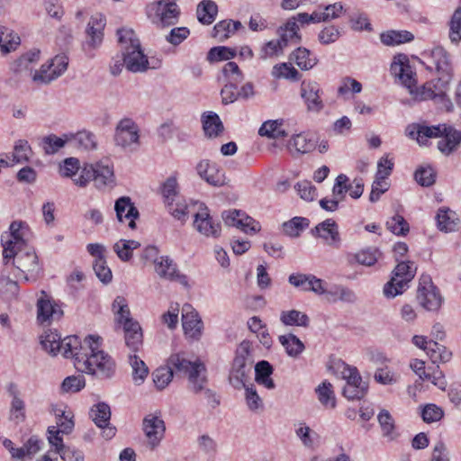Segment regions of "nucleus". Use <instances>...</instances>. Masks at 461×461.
Wrapping results in <instances>:
<instances>
[{"mask_svg": "<svg viewBox=\"0 0 461 461\" xmlns=\"http://www.w3.org/2000/svg\"><path fill=\"white\" fill-rule=\"evenodd\" d=\"M417 300L428 311H437L441 306L442 297L429 276H421L417 291Z\"/></svg>", "mask_w": 461, "mask_h": 461, "instance_id": "obj_12", "label": "nucleus"}, {"mask_svg": "<svg viewBox=\"0 0 461 461\" xmlns=\"http://www.w3.org/2000/svg\"><path fill=\"white\" fill-rule=\"evenodd\" d=\"M309 226V220L304 217H294L283 223L284 232L290 237H298Z\"/></svg>", "mask_w": 461, "mask_h": 461, "instance_id": "obj_51", "label": "nucleus"}, {"mask_svg": "<svg viewBox=\"0 0 461 461\" xmlns=\"http://www.w3.org/2000/svg\"><path fill=\"white\" fill-rule=\"evenodd\" d=\"M280 321L285 326H297L307 328L310 324L308 315L298 310L283 311L280 313Z\"/></svg>", "mask_w": 461, "mask_h": 461, "instance_id": "obj_34", "label": "nucleus"}, {"mask_svg": "<svg viewBox=\"0 0 461 461\" xmlns=\"http://www.w3.org/2000/svg\"><path fill=\"white\" fill-rule=\"evenodd\" d=\"M442 139L438 142V149L445 155L455 151L461 143V131L446 125V131H442Z\"/></svg>", "mask_w": 461, "mask_h": 461, "instance_id": "obj_27", "label": "nucleus"}, {"mask_svg": "<svg viewBox=\"0 0 461 461\" xmlns=\"http://www.w3.org/2000/svg\"><path fill=\"white\" fill-rule=\"evenodd\" d=\"M289 149H294L298 153H308L316 148V141L305 134H297L294 136L288 143Z\"/></svg>", "mask_w": 461, "mask_h": 461, "instance_id": "obj_45", "label": "nucleus"}, {"mask_svg": "<svg viewBox=\"0 0 461 461\" xmlns=\"http://www.w3.org/2000/svg\"><path fill=\"white\" fill-rule=\"evenodd\" d=\"M391 72L409 90L412 100L415 102L441 97L445 94L444 89L438 87L433 82H427L420 87H416V74L411 67L406 55L399 54L394 57L391 65Z\"/></svg>", "mask_w": 461, "mask_h": 461, "instance_id": "obj_2", "label": "nucleus"}, {"mask_svg": "<svg viewBox=\"0 0 461 461\" xmlns=\"http://www.w3.org/2000/svg\"><path fill=\"white\" fill-rule=\"evenodd\" d=\"M414 177L419 185L430 186L435 183L436 172L430 166H422L415 171Z\"/></svg>", "mask_w": 461, "mask_h": 461, "instance_id": "obj_60", "label": "nucleus"}, {"mask_svg": "<svg viewBox=\"0 0 461 461\" xmlns=\"http://www.w3.org/2000/svg\"><path fill=\"white\" fill-rule=\"evenodd\" d=\"M139 127L131 118L122 119L115 129L114 141L122 148H128L138 144L140 134Z\"/></svg>", "mask_w": 461, "mask_h": 461, "instance_id": "obj_14", "label": "nucleus"}, {"mask_svg": "<svg viewBox=\"0 0 461 461\" xmlns=\"http://www.w3.org/2000/svg\"><path fill=\"white\" fill-rule=\"evenodd\" d=\"M70 140L71 138L68 134H64L62 137L50 134L42 138L41 147L46 154L52 155L57 153Z\"/></svg>", "mask_w": 461, "mask_h": 461, "instance_id": "obj_43", "label": "nucleus"}, {"mask_svg": "<svg viewBox=\"0 0 461 461\" xmlns=\"http://www.w3.org/2000/svg\"><path fill=\"white\" fill-rule=\"evenodd\" d=\"M167 365L176 375H183L188 377L191 389L198 393L204 390L206 379V367L200 360L191 361L186 357L185 353L172 354Z\"/></svg>", "mask_w": 461, "mask_h": 461, "instance_id": "obj_3", "label": "nucleus"}, {"mask_svg": "<svg viewBox=\"0 0 461 461\" xmlns=\"http://www.w3.org/2000/svg\"><path fill=\"white\" fill-rule=\"evenodd\" d=\"M286 47L277 40H272L265 43L261 49V59L278 57L284 53Z\"/></svg>", "mask_w": 461, "mask_h": 461, "instance_id": "obj_61", "label": "nucleus"}, {"mask_svg": "<svg viewBox=\"0 0 461 461\" xmlns=\"http://www.w3.org/2000/svg\"><path fill=\"white\" fill-rule=\"evenodd\" d=\"M99 337L89 335L81 342L77 336H68L61 340L59 352L67 358H74V366L79 372L102 379L111 378L115 372V363L99 349Z\"/></svg>", "mask_w": 461, "mask_h": 461, "instance_id": "obj_1", "label": "nucleus"}, {"mask_svg": "<svg viewBox=\"0 0 461 461\" xmlns=\"http://www.w3.org/2000/svg\"><path fill=\"white\" fill-rule=\"evenodd\" d=\"M21 44L19 35L5 26L0 25V50L4 54L14 51Z\"/></svg>", "mask_w": 461, "mask_h": 461, "instance_id": "obj_31", "label": "nucleus"}, {"mask_svg": "<svg viewBox=\"0 0 461 461\" xmlns=\"http://www.w3.org/2000/svg\"><path fill=\"white\" fill-rule=\"evenodd\" d=\"M119 42L123 51V63L131 72H143L149 68V60L143 53L140 42L131 29H121L117 32Z\"/></svg>", "mask_w": 461, "mask_h": 461, "instance_id": "obj_4", "label": "nucleus"}, {"mask_svg": "<svg viewBox=\"0 0 461 461\" xmlns=\"http://www.w3.org/2000/svg\"><path fill=\"white\" fill-rule=\"evenodd\" d=\"M381 255L378 249L366 248L356 253L354 258L360 265L371 267L377 262Z\"/></svg>", "mask_w": 461, "mask_h": 461, "instance_id": "obj_52", "label": "nucleus"}, {"mask_svg": "<svg viewBox=\"0 0 461 461\" xmlns=\"http://www.w3.org/2000/svg\"><path fill=\"white\" fill-rule=\"evenodd\" d=\"M416 267L411 261H401L393 271V276L384 286V294L387 298H394L402 294L409 282H411L416 274Z\"/></svg>", "mask_w": 461, "mask_h": 461, "instance_id": "obj_9", "label": "nucleus"}, {"mask_svg": "<svg viewBox=\"0 0 461 461\" xmlns=\"http://www.w3.org/2000/svg\"><path fill=\"white\" fill-rule=\"evenodd\" d=\"M162 194L167 205H172V203L179 200L178 185L176 177L170 176L166 180L162 186Z\"/></svg>", "mask_w": 461, "mask_h": 461, "instance_id": "obj_56", "label": "nucleus"}, {"mask_svg": "<svg viewBox=\"0 0 461 461\" xmlns=\"http://www.w3.org/2000/svg\"><path fill=\"white\" fill-rule=\"evenodd\" d=\"M129 363L132 368V378L137 384L143 383L149 374V368L145 362L136 354L129 356Z\"/></svg>", "mask_w": 461, "mask_h": 461, "instance_id": "obj_47", "label": "nucleus"}, {"mask_svg": "<svg viewBox=\"0 0 461 461\" xmlns=\"http://www.w3.org/2000/svg\"><path fill=\"white\" fill-rule=\"evenodd\" d=\"M425 352L427 353V355L429 357L433 363H436L437 361L446 362L449 359L451 355L449 352L446 350L444 346L433 340L429 341Z\"/></svg>", "mask_w": 461, "mask_h": 461, "instance_id": "obj_54", "label": "nucleus"}, {"mask_svg": "<svg viewBox=\"0 0 461 461\" xmlns=\"http://www.w3.org/2000/svg\"><path fill=\"white\" fill-rule=\"evenodd\" d=\"M278 340L291 357H297L305 348L303 341L293 333L281 335Z\"/></svg>", "mask_w": 461, "mask_h": 461, "instance_id": "obj_37", "label": "nucleus"}, {"mask_svg": "<svg viewBox=\"0 0 461 461\" xmlns=\"http://www.w3.org/2000/svg\"><path fill=\"white\" fill-rule=\"evenodd\" d=\"M273 367L269 362L261 360L255 366V380L258 384L264 385L267 389H274L275 383L271 378Z\"/></svg>", "mask_w": 461, "mask_h": 461, "instance_id": "obj_33", "label": "nucleus"}, {"mask_svg": "<svg viewBox=\"0 0 461 461\" xmlns=\"http://www.w3.org/2000/svg\"><path fill=\"white\" fill-rule=\"evenodd\" d=\"M330 382L324 381L315 390L318 400L327 408H334L336 406L335 394Z\"/></svg>", "mask_w": 461, "mask_h": 461, "instance_id": "obj_48", "label": "nucleus"}, {"mask_svg": "<svg viewBox=\"0 0 461 461\" xmlns=\"http://www.w3.org/2000/svg\"><path fill=\"white\" fill-rule=\"evenodd\" d=\"M299 26L294 20H288L284 27H280L277 31L279 41L286 48L296 45L301 41V35L298 33Z\"/></svg>", "mask_w": 461, "mask_h": 461, "instance_id": "obj_30", "label": "nucleus"}, {"mask_svg": "<svg viewBox=\"0 0 461 461\" xmlns=\"http://www.w3.org/2000/svg\"><path fill=\"white\" fill-rule=\"evenodd\" d=\"M381 41L386 46H394L410 42L414 39L411 32L408 31H388L380 35Z\"/></svg>", "mask_w": 461, "mask_h": 461, "instance_id": "obj_41", "label": "nucleus"}, {"mask_svg": "<svg viewBox=\"0 0 461 461\" xmlns=\"http://www.w3.org/2000/svg\"><path fill=\"white\" fill-rule=\"evenodd\" d=\"M173 375V370L168 365L157 368L152 374L153 382L158 390H162L167 386Z\"/></svg>", "mask_w": 461, "mask_h": 461, "instance_id": "obj_55", "label": "nucleus"}, {"mask_svg": "<svg viewBox=\"0 0 461 461\" xmlns=\"http://www.w3.org/2000/svg\"><path fill=\"white\" fill-rule=\"evenodd\" d=\"M222 219L226 225L237 227L246 233H257L260 225L251 217L239 210H230L222 212Z\"/></svg>", "mask_w": 461, "mask_h": 461, "instance_id": "obj_18", "label": "nucleus"}, {"mask_svg": "<svg viewBox=\"0 0 461 461\" xmlns=\"http://www.w3.org/2000/svg\"><path fill=\"white\" fill-rule=\"evenodd\" d=\"M3 262L5 266L14 267L18 271L16 276L25 281H35L41 271L38 256L30 245L15 249L12 257L3 258Z\"/></svg>", "mask_w": 461, "mask_h": 461, "instance_id": "obj_5", "label": "nucleus"}, {"mask_svg": "<svg viewBox=\"0 0 461 461\" xmlns=\"http://www.w3.org/2000/svg\"><path fill=\"white\" fill-rule=\"evenodd\" d=\"M113 311L115 314L116 321L125 326L128 320H133L131 317L130 308L127 300L122 296H117L113 303Z\"/></svg>", "mask_w": 461, "mask_h": 461, "instance_id": "obj_49", "label": "nucleus"}, {"mask_svg": "<svg viewBox=\"0 0 461 461\" xmlns=\"http://www.w3.org/2000/svg\"><path fill=\"white\" fill-rule=\"evenodd\" d=\"M237 54V49H231L224 46L213 47L208 52L207 59L210 61L229 60Z\"/></svg>", "mask_w": 461, "mask_h": 461, "instance_id": "obj_62", "label": "nucleus"}, {"mask_svg": "<svg viewBox=\"0 0 461 461\" xmlns=\"http://www.w3.org/2000/svg\"><path fill=\"white\" fill-rule=\"evenodd\" d=\"M312 232L314 236L322 239L327 245L339 248L340 236L338 225L332 219L319 223Z\"/></svg>", "mask_w": 461, "mask_h": 461, "instance_id": "obj_22", "label": "nucleus"}, {"mask_svg": "<svg viewBox=\"0 0 461 461\" xmlns=\"http://www.w3.org/2000/svg\"><path fill=\"white\" fill-rule=\"evenodd\" d=\"M325 299L330 303H336L338 301L353 303L357 301L355 293L343 285H333L326 293Z\"/></svg>", "mask_w": 461, "mask_h": 461, "instance_id": "obj_32", "label": "nucleus"}, {"mask_svg": "<svg viewBox=\"0 0 461 461\" xmlns=\"http://www.w3.org/2000/svg\"><path fill=\"white\" fill-rule=\"evenodd\" d=\"M32 155V149L25 140H19L15 142L13 152V161L14 163L27 162Z\"/></svg>", "mask_w": 461, "mask_h": 461, "instance_id": "obj_58", "label": "nucleus"}, {"mask_svg": "<svg viewBox=\"0 0 461 461\" xmlns=\"http://www.w3.org/2000/svg\"><path fill=\"white\" fill-rule=\"evenodd\" d=\"M336 372L346 381L343 395L348 400H361L368 391V384L363 381L357 368L344 362L336 365Z\"/></svg>", "mask_w": 461, "mask_h": 461, "instance_id": "obj_6", "label": "nucleus"}, {"mask_svg": "<svg viewBox=\"0 0 461 461\" xmlns=\"http://www.w3.org/2000/svg\"><path fill=\"white\" fill-rule=\"evenodd\" d=\"M9 232H5L1 237L3 246V258H7L13 256L15 249L29 246L31 231L29 226L20 221H14L11 223Z\"/></svg>", "mask_w": 461, "mask_h": 461, "instance_id": "obj_10", "label": "nucleus"}, {"mask_svg": "<svg viewBox=\"0 0 461 461\" xmlns=\"http://www.w3.org/2000/svg\"><path fill=\"white\" fill-rule=\"evenodd\" d=\"M61 340L60 335L56 332L50 331L46 332L45 335L41 337V344L44 350L53 356H56L60 351L59 345H61Z\"/></svg>", "mask_w": 461, "mask_h": 461, "instance_id": "obj_53", "label": "nucleus"}, {"mask_svg": "<svg viewBox=\"0 0 461 461\" xmlns=\"http://www.w3.org/2000/svg\"><path fill=\"white\" fill-rule=\"evenodd\" d=\"M90 418L99 428H104L110 424L111 409L105 402H98L95 404L89 412Z\"/></svg>", "mask_w": 461, "mask_h": 461, "instance_id": "obj_39", "label": "nucleus"}, {"mask_svg": "<svg viewBox=\"0 0 461 461\" xmlns=\"http://www.w3.org/2000/svg\"><path fill=\"white\" fill-rule=\"evenodd\" d=\"M289 59L303 70H309L317 64V59L311 57L310 50L302 47L293 51Z\"/></svg>", "mask_w": 461, "mask_h": 461, "instance_id": "obj_40", "label": "nucleus"}, {"mask_svg": "<svg viewBox=\"0 0 461 461\" xmlns=\"http://www.w3.org/2000/svg\"><path fill=\"white\" fill-rule=\"evenodd\" d=\"M436 220L438 229L446 232L455 230L459 222L457 214L454 211L445 208L438 210Z\"/></svg>", "mask_w": 461, "mask_h": 461, "instance_id": "obj_35", "label": "nucleus"}, {"mask_svg": "<svg viewBox=\"0 0 461 461\" xmlns=\"http://www.w3.org/2000/svg\"><path fill=\"white\" fill-rule=\"evenodd\" d=\"M142 430L148 439L149 446L154 449L163 439L166 425L160 412L147 414L142 420Z\"/></svg>", "mask_w": 461, "mask_h": 461, "instance_id": "obj_13", "label": "nucleus"}, {"mask_svg": "<svg viewBox=\"0 0 461 461\" xmlns=\"http://www.w3.org/2000/svg\"><path fill=\"white\" fill-rule=\"evenodd\" d=\"M249 341L243 340L236 350L232 366L230 372V383L235 388L245 386L247 377L252 365Z\"/></svg>", "mask_w": 461, "mask_h": 461, "instance_id": "obj_7", "label": "nucleus"}, {"mask_svg": "<svg viewBox=\"0 0 461 461\" xmlns=\"http://www.w3.org/2000/svg\"><path fill=\"white\" fill-rule=\"evenodd\" d=\"M40 50H32L19 57L10 64V70L14 74L32 72L34 64L40 60Z\"/></svg>", "mask_w": 461, "mask_h": 461, "instance_id": "obj_28", "label": "nucleus"}, {"mask_svg": "<svg viewBox=\"0 0 461 461\" xmlns=\"http://www.w3.org/2000/svg\"><path fill=\"white\" fill-rule=\"evenodd\" d=\"M449 39L454 43L461 41V0L450 21Z\"/></svg>", "mask_w": 461, "mask_h": 461, "instance_id": "obj_63", "label": "nucleus"}, {"mask_svg": "<svg viewBox=\"0 0 461 461\" xmlns=\"http://www.w3.org/2000/svg\"><path fill=\"white\" fill-rule=\"evenodd\" d=\"M154 265L156 273L161 278L186 284L185 276L179 274L176 265L168 257L161 256L158 258H155Z\"/></svg>", "mask_w": 461, "mask_h": 461, "instance_id": "obj_23", "label": "nucleus"}, {"mask_svg": "<svg viewBox=\"0 0 461 461\" xmlns=\"http://www.w3.org/2000/svg\"><path fill=\"white\" fill-rule=\"evenodd\" d=\"M272 76L276 78H286L297 81L299 80V72L291 63H281L274 66Z\"/></svg>", "mask_w": 461, "mask_h": 461, "instance_id": "obj_57", "label": "nucleus"}, {"mask_svg": "<svg viewBox=\"0 0 461 461\" xmlns=\"http://www.w3.org/2000/svg\"><path fill=\"white\" fill-rule=\"evenodd\" d=\"M37 302V321L41 324H50L55 320H59L63 311L45 292Z\"/></svg>", "mask_w": 461, "mask_h": 461, "instance_id": "obj_17", "label": "nucleus"}, {"mask_svg": "<svg viewBox=\"0 0 461 461\" xmlns=\"http://www.w3.org/2000/svg\"><path fill=\"white\" fill-rule=\"evenodd\" d=\"M180 11L173 0H159L156 3L153 23L158 27H167L177 23Z\"/></svg>", "mask_w": 461, "mask_h": 461, "instance_id": "obj_16", "label": "nucleus"}, {"mask_svg": "<svg viewBox=\"0 0 461 461\" xmlns=\"http://www.w3.org/2000/svg\"><path fill=\"white\" fill-rule=\"evenodd\" d=\"M114 211L118 221L124 222L128 221L130 229H136L135 220L139 218L138 209L129 196H122L115 201Z\"/></svg>", "mask_w": 461, "mask_h": 461, "instance_id": "obj_21", "label": "nucleus"}, {"mask_svg": "<svg viewBox=\"0 0 461 461\" xmlns=\"http://www.w3.org/2000/svg\"><path fill=\"white\" fill-rule=\"evenodd\" d=\"M300 94L309 112L320 113L324 108L321 99L322 90L317 82L303 81L301 85Z\"/></svg>", "mask_w": 461, "mask_h": 461, "instance_id": "obj_15", "label": "nucleus"}, {"mask_svg": "<svg viewBox=\"0 0 461 461\" xmlns=\"http://www.w3.org/2000/svg\"><path fill=\"white\" fill-rule=\"evenodd\" d=\"M126 346L134 352H137L143 342L141 328L138 321L128 320L123 326Z\"/></svg>", "mask_w": 461, "mask_h": 461, "instance_id": "obj_26", "label": "nucleus"}, {"mask_svg": "<svg viewBox=\"0 0 461 461\" xmlns=\"http://www.w3.org/2000/svg\"><path fill=\"white\" fill-rule=\"evenodd\" d=\"M105 24V17L101 14H96L90 18L86 28L87 46L95 49L101 45Z\"/></svg>", "mask_w": 461, "mask_h": 461, "instance_id": "obj_24", "label": "nucleus"}, {"mask_svg": "<svg viewBox=\"0 0 461 461\" xmlns=\"http://www.w3.org/2000/svg\"><path fill=\"white\" fill-rule=\"evenodd\" d=\"M387 229L395 235L405 236L409 230V224L405 219L400 215L395 214L386 221Z\"/></svg>", "mask_w": 461, "mask_h": 461, "instance_id": "obj_59", "label": "nucleus"}, {"mask_svg": "<svg viewBox=\"0 0 461 461\" xmlns=\"http://www.w3.org/2000/svg\"><path fill=\"white\" fill-rule=\"evenodd\" d=\"M241 27L240 22L221 21L213 27L212 36L220 41H223Z\"/></svg>", "mask_w": 461, "mask_h": 461, "instance_id": "obj_46", "label": "nucleus"}, {"mask_svg": "<svg viewBox=\"0 0 461 461\" xmlns=\"http://www.w3.org/2000/svg\"><path fill=\"white\" fill-rule=\"evenodd\" d=\"M424 58L423 64L426 68L438 75V81L442 82V86L447 85L452 76V67L447 52L442 47H436Z\"/></svg>", "mask_w": 461, "mask_h": 461, "instance_id": "obj_11", "label": "nucleus"}, {"mask_svg": "<svg viewBox=\"0 0 461 461\" xmlns=\"http://www.w3.org/2000/svg\"><path fill=\"white\" fill-rule=\"evenodd\" d=\"M196 170L198 175L211 185L221 186L225 184L224 172L215 162L202 160L198 163Z\"/></svg>", "mask_w": 461, "mask_h": 461, "instance_id": "obj_20", "label": "nucleus"}, {"mask_svg": "<svg viewBox=\"0 0 461 461\" xmlns=\"http://www.w3.org/2000/svg\"><path fill=\"white\" fill-rule=\"evenodd\" d=\"M377 420L382 429L383 437L388 441L395 440L398 437V433L395 429L394 420L387 410H382Z\"/></svg>", "mask_w": 461, "mask_h": 461, "instance_id": "obj_38", "label": "nucleus"}, {"mask_svg": "<svg viewBox=\"0 0 461 461\" xmlns=\"http://www.w3.org/2000/svg\"><path fill=\"white\" fill-rule=\"evenodd\" d=\"M282 121L270 120L265 122L258 130V134L269 139H282L287 136V132L282 129Z\"/></svg>", "mask_w": 461, "mask_h": 461, "instance_id": "obj_44", "label": "nucleus"}, {"mask_svg": "<svg viewBox=\"0 0 461 461\" xmlns=\"http://www.w3.org/2000/svg\"><path fill=\"white\" fill-rule=\"evenodd\" d=\"M202 121L204 133L210 138L217 137L223 131V124L215 113H204Z\"/></svg>", "mask_w": 461, "mask_h": 461, "instance_id": "obj_36", "label": "nucleus"}, {"mask_svg": "<svg viewBox=\"0 0 461 461\" xmlns=\"http://www.w3.org/2000/svg\"><path fill=\"white\" fill-rule=\"evenodd\" d=\"M217 12V5L211 0L202 1L196 9L197 18L203 24H211L214 21Z\"/></svg>", "mask_w": 461, "mask_h": 461, "instance_id": "obj_42", "label": "nucleus"}, {"mask_svg": "<svg viewBox=\"0 0 461 461\" xmlns=\"http://www.w3.org/2000/svg\"><path fill=\"white\" fill-rule=\"evenodd\" d=\"M68 59L65 55L55 56L49 66L51 68V76L37 75L35 79L41 80L44 85L50 83L60 77L68 68Z\"/></svg>", "mask_w": 461, "mask_h": 461, "instance_id": "obj_29", "label": "nucleus"}, {"mask_svg": "<svg viewBox=\"0 0 461 461\" xmlns=\"http://www.w3.org/2000/svg\"><path fill=\"white\" fill-rule=\"evenodd\" d=\"M194 224L200 233L207 237L217 238L220 235V224L214 223L206 207L201 208L200 212L194 213Z\"/></svg>", "mask_w": 461, "mask_h": 461, "instance_id": "obj_25", "label": "nucleus"}, {"mask_svg": "<svg viewBox=\"0 0 461 461\" xmlns=\"http://www.w3.org/2000/svg\"><path fill=\"white\" fill-rule=\"evenodd\" d=\"M442 131H446V124L430 127L420 125L417 131V141L420 145H427L428 139L440 137Z\"/></svg>", "mask_w": 461, "mask_h": 461, "instance_id": "obj_50", "label": "nucleus"}, {"mask_svg": "<svg viewBox=\"0 0 461 461\" xmlns=\"http://www.w3.org/2000/svg\"><path fill=\"white\" fill-rule=\"evenodd\" d=\"M91 180L98 189H103L113 183V170L108 164L103 162L95 165L87 164L82 168L79 176L74 179V183L80 187H85Z\"/></svg>", "mask_w": 461, "mask_h": 461, "instance_id": "obj_8", "label": "nucleus"}, {"mask_svg": "<svg viewBox=\"0 0 461 461\" xmlns=\"http://www.w3.org/2000/svg\"><path fill=\"white\" fill-rule=\"evenodd\" d=\"M294 189L300 197L307 202L313 201L317 196L316 187L308 180L298 182L294 185Z\"/></svg>", "mask_w": 461, "mask_h": 461, "instance_id": "obj_64", "label": "nucleus"}, {"mask_svg": "<svg viewBox=\"0 0 461 461\" xmlns=\"http://www.w3.org/2000/svg\"><path fill=\"white\" fill-rule=\"evenodd\" d=\"M182 326L186 336L195 339L201 337L202 320L198 312L189 303H185L182 307Z\"/></svg>", "mask_w": 461, "mask_h": 461, "instance_id": "obj_19", "label": "nucleus"}]
</instances>
